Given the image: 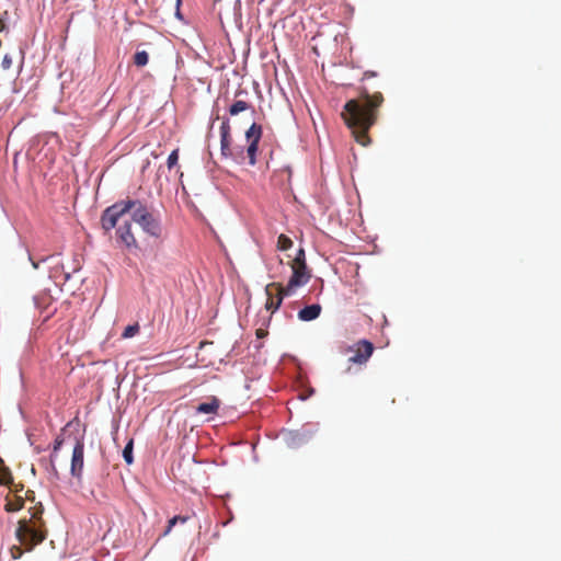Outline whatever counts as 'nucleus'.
<instances>
[{"label":"nucleus","instance_id":"obj_9","mask_svg":"<svg viewBox=\"0 0 561 561\" xmlns=\"http://www.w3.org/2000/svg\"><path fill=\"white\" fill-rule=\"evenodd\" d=\"M117 240H119L127 249H137L138 242L131 232V224L125 221L124 225L119 226L116 230Z\"/></svg>","mask_w":561,"mask_h":561},{"label":"nucleus","instance_id":"obj_8","mask_svg":"<svg viewBox=\"0 0 561 561\" xmlns=\"http://www.w3.org/2000/svg\"><path fill=\"white\" fill-rule=\"evenodd\" d=\"M265 293L267 296L265 308L274 312L277 310L283 301L285 294V287L277 283H271L266 286Z\"/></svg>","mask_w":561,"mask_h":561},{"label":"nucleus","instance_id":"obj_31","mask_svg":"<svg viewBox=\"0 0 561 561\" xmlns=\"http://www.w3.org/2000/svg\"><path fill=\"white\" fill-rule=\"evenodd\" d=\"M3 27H4V24H3V22H2V21H0V31H2V30H3Z\"/></svg>","mask_w":561,"mask_h":561},{"label":"nucleus","instance_id":"obj_19","mask_svg":"<svg viewBox=\"0 0 561 561\" xmlns=\"http://www.w3.org/2000/svg\"><path fill=\"white\" fill-rule=\"evenodd\" d=\"M179 161V149H174L168 157L167 165L171 170L178 164Z\"/></svg>","mask_w":561,"mask_h":561},{"label":"nucleus","instance_id":"obj_11","mask_svg":"<svg viewBox=\"0 0 561 561\" xmlns=\"http://www.w3.org/2000/svg\"><path fill=\"white\" fill-rule=\"evenodd\" d=\"M321 306L318 304L306 306L298 312V318L301 321H312L320 316Z\"/></svg>","mask_w":561,"mask_h":561},{"label":"nucleus","instance_id":"obj_16","mask_svg":"<svg viewBox=\"0 0 561 561\" xmlns=\"http://www.w3.org/2000/svg\"><path fill=\"white\" fill-rule=\"evenodd\" d=\"M148 61H149V56H148V53L145 51V50L137 51L134 55V64L137 67H144V66H146L148 64Z\"/></svg>","mask_w":561,"mask_h":561},{"label":"nucleus","instance_id":"obj_20","mask_svg":"<svg viewBox=\"0 0 561 561\" xmlns=\"http://www.w3.org/2000/svg\"><path fill=\"white\" fill-rule=\"evenodd\" d=\"M181 520L182 523L186 522V517H181V516H174L172 517L170 520H169V525H168V528L165 529L164 534H169L172 529V527L179 522Z\"/></svg>","mask_w":561,"mask_h":561},{"label":"nucleus","instance_id":"obj_4","mask_svg":"<svg viewBox=\"0 0 561 561\" xmlns=\"http://www.w3.org/2000/svg\"><path fill=\"white\" fill-rule=\"evenodd\" d=\"M231 127L228 119H225L220 126V150L221 154L226 158H231L234 161L242 163L245 159L250 165H255L256 163V154L259 150V142L262 138V126L253 123L248 130L245 131V138L248 141V146L245 149L243 148H232L231 147Z\"/></svg>","mask_w":561,"mask_h":561},{"label":"nucleus","instance_id":"obj_23","mask_svg":"<svg viewBox=\"0 0 561 561\" xmlns=\"http://www.w3.org/2000/svg\"><path fill=\"white\" fill-rule=\"evenodd\" d=\"M294 260H299V262L306 263L305 250L299 249Z\"/></svg>","mask_w":561,"mask_h":561},{"label":"nucleus","instance_id":"obj_6","mask_svg":"<svg viewBox=\"0 0 561 561\" xmlns=\"http://www.w3.org/2000/svg\"><path fill=\"white\" fill-rule=\"evenodd\" d=\"M293 274L285 286V294L290 295L291 291L299 286L305 285L309 278L310 274L307 270V264L299 262V260H293L291 262Z\"/></svg>","mask_w":561,"mask_h":561},{"label":"nucleus","instance_id":"obj_12","mask_svg":"<svg viewBox=\"0 0 561 561\" xmlns=\"http://www.w3.org/2000/svg\"><path fill=\"white\" fill-rule=\"evenodd\" d=\"M252 110L254 111L252 104L244 100H236L231 106L229 107L228 112L231 116L238 115L241 112Z\"/></svg>","mask_w":561,"mask_h":561},{"label":"nucleus","instance_id":"obj_28","mask_svg":"<svg viewBox=\"0 0 561 561\" xmlns=\"http://www.w3.org/2000/svg\"><path fill=\"white\" fill-rule=\"evenodd\" d=\"M213 342H201L199 347L203 348L206 345H211Z\"/></svg>","mask_w":561,"mask_h":561},{"label":"nucleus","instance_id":"obj_26","mask_svg":"<svg viewBox=\"0 0 561 561\" xmlns=\"http://www.w3.org/2000/svg\"><path fill=\"white\" fill-rule=\"evenodd\" d=\"M375 76H376V73H375V72L366 71V72L364 73V79H366V78H370V77H375Z\"/></svg>","mask_w":561,"mask_h":561},{"label":"nucleus","instance_id":"obj_1","mask_svg":"<svg viewBox=\"0 0 561 561\" xmlns=\"http://www.w3.org/2000/svg\"><path fill=\"white\" fill-rule=\"evenodd\" d=\"M383 101L380 92L370 94L367 89H363L357 99L347 101L343 106L342 118L362 146L370 144L368 131L376 124Z\"/></svg>","mask_w":561,"mask_h":561},{"label":"nucleus","instance_id":"obj_18","mask_svg":"<svg viewBox=\"0 0 561 561\" xmlns=\"http://www.w3.org/2000/svg\"><path fill=\"white\" fill-rule=\"evenodd\" d=\"M139 329L140 328H139L138 323L127 325L125 328L124 332L122 333V337H124V339L133 337L139 332Z\"/></svg>","mask_w":561,"mask_h":561},{"label":"nucleus","instance_id":"obj_24","mask_svg":"<svg viewBox=\"0 0 561 561\" xmlns=\"http://www.w3.org/2000/svg\"><path fill=\"white\" fill-rule=\"evenodd\" d=\"M11 551H12V557L14 559L20 558L22 556V553H23V551H22V549L20 547H14Z\"/></svg>","mask_w":561,"mask_h":561},{"label":"nucleus","instance_id":"obj_2","mask_svg":"<svg viewBox=\"0 0 561 561\" xmlns=\"http://www.w3.org/2000/svg\"><path fill=\"white\" fill-rule=\"evenodd\" d=\"M129 211H131L133 221L139 225L146 234L154 239L162 237L163 227L160 216L139 199L128 198L107 207L101 216L102 228L105 231L112 230L118 220Z\"/></svg>","mask_w":561,"mask_h":561},{"label":"nucleus","instance_id":"obj_21","mask_svg":"<svg viewBox=\"0 0 561 561\" xmlns=\"http://www.w3.org/2000/svg\"><path fill=\"white\" fill-rule=\"evenodd\" d=\"M133 448H134V443H133V439H130L126 446L124 447L123 451H122V456H131L133 454Z\"/></svg>","mask_w":561,"mask_h":561},{"label":"nucleus","instance_id":"obj_13","mask_svg":"<svg viewBox=\"0 0 561 561\" xmlns=\"http://www.w3.org/2000/svg\"><path fill=\"white\" fill-rule=\"evenodd\" d=\"M13 481L11 470L4 463L3 458H0V484L10 485Z\"/></svg>","mask_w":561,"mask_h":561},{"label":"nucleus","instance_id":"obj_3","mask_svg":"<svg viewBox=\"0 0 561 561\" xmlns=\"http://www.w3.org/2000/svg\"><path fill=\"white\" fill-rule=\"evenodd\" d=\"M26 500L33 505L27 508L28 516L19 520L15 535L26 551H31L46 539L48 531L43 519L44 507L41 502L35 503L33 491L26 492Z\"/></svg>","mask_w":561,"mask_h":561},{"label":"nucleus","instance_id":"obj_14","mask_svg":"<svg viewBox=\"0 0 561 561\" xmlns=\"http://www.w3.org/2000/svg\"><path fill=\"white\" fill-rule=\"evenodd\" d=\"M24 506V499L16 495L14 500L7 499L4 510L9 513L18 512Z\"/></svg>","mask_w":561,"mask_h":561},{"label":"nucleus","instance_id":"obj_30","mask_svg":"<svg viewBox=\"0 0 561 561\" xmlns=\"http://www.w3.org/2000/svg\"><path fill=\"white\" fill-rule=\"evenodd\" d=\"M256 334H257V336H259V337H261V336L263 335L262 330H257V331H256Z\"/></svg>","mask_w":561,"mask_h":561},{"label":"nucleus","instance_id":"obj_27","mask_svg":"<svg viewBox=\"0 0 561 561\" xmlns=\"http://www.w3.org/2000/svg\"><path fill=\"white\" fill-rule=\"evenodd\" d=\"M242 94H247V91H244V90H238V91L236 92V98H239V96H240V95H242Z\"/></svg>","mask_w":561,"mask_h":561},{"label":"nucleus","instance_id":"obj_29","mask_svg":"<svg viewBox=\"0 0 561 561\" xmlns=\"http://www.w3.org/2000/svg\"><path fill=\"white\" fill-rule=\"evenodd\" d=\"M125 460H126L127 465H130V463H133L134 458H125Z\"/></svg>","mask_w":561,"mask_h":561},{"label":"nucleus","instance_id":"obj_17","mask_svg":"<svg viewBox=\"0 0 561 561\" xmlns=\"http://www.w3.org/2000/svg\"><path fill=\"white\" fill-rule=\"evenodd\" d=\"M293 241L286 234H280L277 239V248L282 251H286L291 248Z\"/></svg>","mask_w":561,"mask_h":561},{"label":"nucleus","instance_id":"obj_15","mask_svg":"<svg viewBox=\"0 0 561 561\" xmlns=\"http://www.w3.org/2000/svg\"><path fill=\"white\" fill-rule=\"evenodd\" d=\"M83 459L84 458H71L70 460V472L73 477L79 478L82 473L83 469Z\"/></svg>","mask_w":561,"mask_h":561},{"label":"nucleus","instance_id":"obj_7","mask_svg":"<svg viewBox=\"0 0 561 561\" xmlns=\"http://www.w3.org/2000/svg\"><path fill=\"white\" fill-rule=\"evenodd\" d=\"M374 350L375 347L371 342L367 340H360L346 350L347 353H352V355L348 357V362L364 365L373 355Z\"/></svg>","mask_w":561,"mask_h":561},{"label":"nucleus","instance_id":"obj_22","mask_svg":"<svg viewBox=\"0 0 561 561\" xmlns=\"http://www.w3.org/2000/svg\"><path fill=\"white\" fill-rule=\"evenodd\" d=\"M1 66L4 70H8L12 66V58L9 55H5L2 59Z\"/></svg>","mask_w":561,"mask_h":561},{"label":"nucleus","instance_id":"obj_25","mask_svg":"<svg viewBox=\"0 0 561 561\" xmlns=\"http://www.w3.org/2000/svg\"><path fill=\"white\" fill-rule=\"evenodd\" d=\"M46 460L48 461V463L51 467V470L55 472V474L58 476L59 472H58V469L56 468L55 462L53 461V458H47Z\"/></svg>","mask_w":561,"mask_h":561},{"label":"nucleus","instance_id":"obj_10","mask_svg":"<svg viewBox=\"0 0 561 561\" xmlns=\"http://www.w3.org/2000/svg\"><path fill=\"white\" fill-rule=\"evenodd\" d=\"M220 408V400L217 397H210L207 402H203L196 407L199 414H217Z\"/></svg>","mask_w":561,"mask_h":561},{"label":"nucleus","instance_id":"obj_5","mask_svg":"<svg viewBox=\"0 0 561 561\" xmlns=\"http://www.w3.org/2000/svg\"><path fill=\"white\" fill-rule=\"evenodd\" d=\"M54 451L71 453V456H83V444L78 435L64 430L55 439Z\"/></svg>","mask_w":561,"mask_h":561}]
</instances>
